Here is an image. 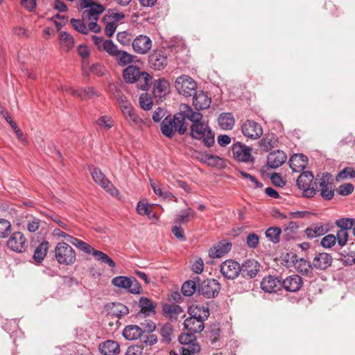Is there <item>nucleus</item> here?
I'll use <instances>...</instances> for the list:
<instances>
[{
    "label": "nucleus",
    "instance_id": "49530a36",
    "mask_svg": "<svg viewBox=\"0 0 355 355\" xmlns=\"http://www.w3.org/2000/svg\"><path fill=\"white\" fill-rule=\"evenodd\" d=\"M129 313L128 308L121 303H113L111 313L120 318Z\"/></svg>",
    "mask_w": 355,
    "mask_h": 355
},
{
    "label": "nucleus",
    "instance_id": "0eeeda50",
    "mask_svg": "<svg viewBox=\"0 0 355 355\" xmlns=\"http://www.w3.org/2000/svg\"><path fill=\"white\" fill-rule=\"evenodd\" d=\"M175 87L177 92L186 97L193 95L197 89L196 81L187 75L178 76L175 81Z\"/></svg>",
    "mask_w": 355,
    "mask_h": 355
},
{
    "label": "nucleus",
    "instance_id": "2f4dec72",
    "mask_svg": "<svg viewBox=\"0 0 355 355\" xmlns=\"http://www.w3.org/2000/svg\"><path fill=\"white\" fill-rule=\"evenodd\" d=\"M169 83L164 78L156 80L153 86V94L156 98H161L167 93Z\"/></svg>",
    "mask_w": 355,
    "mask_h": 355
},
{
    "label": "nucleus",
    "instance_id": "e433bc0d",
    "mask_svg": "<svg viewBox=\"0 0 355 355\" xmlns=\"http://www.w3.org/2000/svg\"><path fill=\"white\" fill-rule=\"evenodd\" d=\"M150 186L154 193L159 197L162 198L163 199L174 198L176 200V198L173 196L170 191L164 189L159 182L151 181Z\"/></svg>",
    "mask_w": 355,
    "mask_h": 355
},
{
    "label": "nucleus",
    "instance_id": "8fccbe9b",
    "mask_svg": "<svg viewBox=\"0 0 355 355\" xmlns=\"http://www.w3.org/2000/svg\"><path fill=\"white\" fill-rule=\"evenodd\" d=\"M130 279L125 276H118L112 279V284L118 288L127 289L130 287Z\"/></svg>",
    "mask_w": 355,
    "mask_h": 355
},
{
    "label": "nucleus",
    "instance_id": "58836bf2",
    "mask_svg": "<svg viewBox=\"0 0 355 355\" xmlns=\"http://www.w3.org/2000/svg\"><path fill=\"white\" fill-rule=\"evenodd\" d=\"M115 58L119 66L124 67L133 62L134 56L125 51L120 50Z\"/></svg>",
    "mask_w": 355,
    "mask_h": 355
},
{
    "label": "nucleus",
    "instance_id": "6e6d98bb",
    "mask_svg": "<svg viewBox=\"0 0 355 355\" xmlns=\"http://www.w3.org/2000/svg\"><path fill=\"white\" fill-rule=\"evenodd\" d=\"M201 161L209 166H214L220 164L221 159L217 155L205 154L202 155Z\"/></svg>",
    "mask_w": 355,
    "mask_h": 355
},
{
    "label": "nucleus",
    "instance_id": "c756f323",
    "mask_svg": "<svg viewBox=\"0 0 355 355\" xmlns=\"http://www.w3.org/2000/svg\"><path fill=\"white\" fill-rule=\"evenodd\" d=\"M144 331L137 325L127 326L123 331V337L128 340H137L141 337Z\"/></svg>",
    "mask_w": 355,
    "mask_h": 355
},
{
    "label": "nucleus",
    "instance_id": "5701e85b",
    "mask_svg": "<svg viewBox=\"0 0 355 355\" xmlns=\"http://www.w3.org/2000/svg\"><path fill=\"white\" fill-rule=\"evenodd\" d=\"M308 164V158L303 154H295L290 160L289 165L294 172H300L304 170Z\"/></svg>",
    "mask_w": 355,
    "mask_h": 355
},
{
    "label": "nucleus",
    "instance_id": "4be33fe9",
    "mask_svg": "<svg viewBox=\"0 0 355 355\" xmlns=\"http://www.w3.org/2000/svg\"><path fill=\"white\" fill-rule=\"evenodd\" d=\"M281 282L273 276H268L264 277L261 282V288L267 293H275L281 287Z\"/></svg>",
    "mask_w": 355,
    "mask_h": 355
},
{
    "label": "nucleus",
    "instance_id": "20e7f679",
    "mask_svg": "<svg viewBox=\"0 0 355 355\" xmlns=\"http://www.w3.org/2000/svg\"><path fill=\"white\" fill-rule=\"evenodd\" d=\"M314 185L316 193L320 192V195L323 199L330 200L334 198V179L330 173H323L321 177L318 175L315 178Z\"/></svg>",
    "mask_w": 355,
    "mask_h": 355
},
{
    "label": "nucleus",
    "instance_id": "c03bdc74",
    "mask_svg": "<svg viewBox=\"0 0 355 355\" xmlns=\"http://www.w3.org/2000/svg\"><path fill=\"white\" fill-rule=\"evenodd\" d=\"M159 333L165 343H170L173 337V329L172 325L170 323L165 324L161 327Z\"/></svg>",
    "mask_w": 355,
    "mask_h": 355
},
{
    "label": "nucleus",
    "instance_id": "ddd939ff",
    "mask_svg": "<svg viewBox=\"0 0 355 355\" xmlns=\"http://www.w3.org/2000/svg\"><path fill=\"white\" fill-rule=\"evenodd\" d=\"M220 272L228 279H234L241 272V266L232 259L226 260L220 265Z\"/></svg>",
    "mask_w": 355,
    "mask_h": 355
},
{
    "label": "nucleus",
    "instance_id": "c9c22d12",
    "mask_svg": "<svg viewBox=\"0 0 355 355\" xmlns=\"http://www.w3.org/2000/svg\"><path fill=\"white\" fill-rule=\"evenodd\" d=\"M195 216V211L191 208L186 209L177 214L175 221L178 224H186L191 220Z\"/></svg>",
    "mask_w": 355,
    "mask_h": 355
},
{
    "label": "nucleus",
    "instance_id": "a878e982",
    "mask_svg": "<svg viewBox=\"0 0 355 355\" xmlns=\"http://www.w3.org/2000/svg\"><path fill=\"white\" fill-rule=\"evenodd\" d=\"M99 350L103 355H117L120 353V346L116 341L107 340L100 345Z\"/></svg>",
    "mask_w": 355,
    "mask_h": 355
},
{
    "label": "nucleus",
    "instance_id": "f704fd0d",
    "mask_svg": "<svg viewBox=\"0 0 355 355\" xmlns=\"http://www.w3.org/2000/svg\"><path fill=\"white\" fill-rule=\"evenodd\" d=\"M49 243L48 241L42 242L35 250L33 254V259L37 262L40 263L46 255V252L49 248Z\"/></svg>",
    "mask_w": 355,
    "mask_h": 355
},
{
    "label": "nucleus",
    "instance_id": "72a5a7b5",
    "mask_svg": "<svg viewBox=\"0 0 355 355\" xmlns=\"http://www.w3.org/2000/svg\"><path fill=\"white\" fill-rule=\"evenodd\" d=\"M164 315L171 320L178 319V316L183 313V309L177 304H166L163 307Z\"/></svg>",
    "mask_w": 355,
    "mask_h": 355
},
{
    "label": "nucleus",
    "instance_id": "774afa93",
    "mask_svg": "<svg viewBox=\"0 0 355 355\" xmlns=\"http://www.w3.org/2000/svg\"><path fill=\"white\" fill-rule=\"evenodd\" d=\"M354 191V186L350 183H345L339 186L337 193L340 196H348Z\"/></svg>",
    "mask_w": 355,
    "mask_h": 355
},
{
    "label": "nucleus",
    "instance_id": "f257e3e1",
    "mask_svg": "<svg viewBox=\"0 0 355 355\" xmlns=\"http://www.w3.org/2000/svg\"><path fill=\"white\" fill-rule=\"evenodd\" d=\"M182 112L186 119L192 122L190 127V135L194 139L202 140L205 146L209 148L214 144V133L208 123L202 120V114L195 112L187 104H183Z\"/></svg>",
    "mask_w": 355,
    "mask_h": 355
},
{
    "label": "nucleus",
    "instance_id": "7ed1b4c3",
    "mask_svg": "<svg viewBox=\"0 0 355 355\" xmlns=\"http://www.w3.org/2000/svg\"><path fill=\"white\" fill-rule=\"evenodd\" d=\"M123 77L125 83H137V87L143 91H147L150 85V76L135 65H129L124 69Z\"/></svg>",
    "mask_w": 355,
    "mask_h": 355
},
{
    "label": "nucleus",
    "instance_id": "6ab92c4d",
    "mask_svg": "<svg viewBox=\"0 0 355 355\" xmlns=\"http://www.w3.org/2000/svg\"><path fill=\"white\" fill-rule=\"evenodd\" d=\"M211 102V97L203 91L196 92L193 98V105L198 110L208 108L210 106Z\"/></svg>",
    "mask_w": 355,
    "mask_h": 355
},
{
    "label": "nucleus",
    "instance_id": "412c9836",
    "mask_svg": "<svg viewBox=\"0 0 355 355\" xmlns=\"http://www.w3.org/2000/svg\"><path fill=\"white\" fill-rule=\"evenodd\" d=\"M287 157L282 150H276L268 154L267 164L270 168H276L281 166L286 161Z\"/></svg>",
    "mask_w": 355,
    "mask_h": 355
},
{
    "label": "nucleus",
    "instance_id": "de8ad7c7",
    "mask_svg": "<svg viewBox=\"0 0 355 355\" xmlns=\"http://www.w3.org/2000/svg\"><path fill=\"white\" fill-rule=\"evenodd\" d=\"M196 336L191 333H182L178 337V340L180 343L184 346L191 345V344H198L196 341Z\"/></svg>",
    "mask_w": 355,
    "mask_h": 355
},
{
    "label": "nucleus",
    "instance_id": "2eb2a0df",
    "mask_svg": "<svg viewBox=\"0 0 355 355\" xmlns=\"http://www.w3.org/2000/svg\"><path fill=\"white\" fill-rule=\"evenodd\" d=\"M133 50L138 54L144 55L147 53L152 47V41L146 35H140L132 42Z\"/></svg>",
    "mask_w": 355,
    "mask_h": 355
},
{
    "label": "nucleus",
    "instance_id": "bb28decb",
    "mask_svg": "<svg viewBox=\"0 0 355 355\" xmlns=\"http://www.w3.org/2000/svg\"><path fill=\"white\" fill-rule=\"evenodd\" d=\"M184 328L193 334L200 333L205 328L204 322L200 319L188 318L184 322Z\"/></svg>",
    "mask_w": 355,
    "mask_h": 355
},
{
    "label": "nucleus",
    "instance_id": "69168bd1",
    "mask_svg": "<svg viewBox=\"0 0 355 355\" xmlns=\"http://www.w3.org/2000/svg\"><path fill=\"white\" fill-rule=\"evenodd\" d=\"M336 242V237L334 234H327L324 236L320 242V244L322 247L326 248H329L334 246Z\"/></svg>",
    "mask_w": 355,
    "mask_h": 355
},
{
    "label": "nucleus",
    "instance_id": "ea45409f",
    "mask_svg": "<svg viewBox=\"0 0 355 355\" xmlns=\"http://www.w3.org/2000/svg\"><path fill=\"white\" fill-rule=\"evenodd\" d=\"M198 291V282L195 279L194 281H187L184 282L181 288V291L184 296L190 297L195 291Z\"/></svg>",
    "mask_w": 355,
    "mask_h": 355
},
{
    "label": "nucleus",
    "instance_id": "f3484780",
    "mask_svg": "<svg viewBox=\"0 0 355 355\" xmlns=\"http://www.w3.org/2000/svg\"><path fill=\"white\" fill-rule=\"evenodd\" d=\"M259 270V263L254 260L249 259L241 266V273L245 278H254Z\"/></svg>",
    "mask_w": 355,
    "mask_h": 355
},
{
    "label": "nucleus",
    "instance_id": "4d7b16f0",
    "mask_svg": "<svg viewBox=\"0 0 355 355\" xmlns=\"http://www.w3.org/2000/svg\"><path fill=\"white\" fill-rule=\"evenodd\" d=\"M139 105L144 110H149L152 108L153 101L148 94L144 93L139 96Z\"/></svg>",
    "mask_w": 355,
    "mask_h": 355
},
{
    "label": "nucleus",
    "instance_id": "dca6fc26",
    "mask_svg": "<svg viewBox=\"0 0 355 355\" xmlns=\"http://www.w3.org/2000/svg\"><path fill=\"white\" fill-rule=\"evenodd\" d=\"M149 64L155 70L164 69L168 63L167 56L162 51H153L149 56Z\"/></svg>",
    "mask_w": 355,
    "mask_h": 355
},
{
    "label": "nucleus",
    "instance_id": "79ce46f5",
    "mask_svg": "<svg viewBox=\"0 0 355 355\" xmlns=\"http://www.w3.org/2000/svg\"><path fill=\"white\" fill-rule=\"evenodd\" d=\"M281 233V228L277 227H270L266 230L265 235L270 241L273 243H277L279 242Z\"/></svg>",
    "mask_w": 355,
    "mask_h": 355
},
{
    "label": "nucleus",
    "instance_id": "1a4fd4ad",
    "mask_svg": "<svg viewBox=\"0 0 355 355\" xmlns=\"http://www.w3.org/2000/svg\"><path fill=\"white\" fill-rule=\"evenodd\" d=\"M198 293L207 298H211L216 296L220 290V285L216 279H206L200 282V278L197 277Z\"/></svg>",
    "mask_w": 355,
    "mask_h": 355
},
{
    "label": "nucleus",
    "instance_id": "4c0bfd02",
    "mask_svg": "<svg viewBox=\"0 0 355 355\" xmlns=\"http://www.w3.org/2000/svg\"><path fill=\"white\" fill-rule=\"evenodd\" d=\"M60 45L65 51H69L73 46V37L68 33L63 31L60 34Z\"/></svg>",
    "mask_w": 355,
    "mask_h": 355
},
{
    "label": "nucleus",
    "instance_id": "09e8293b",
    "mask_svg": "<svg viewBox=\"0 0 355 355\" xmlns=\"http://www.w3.org/2000/svg\"><path fill=\"white\" fill-rule=\"evenodd\" d=\"M277 139L275 136L269 135L263 138L260 141V146L265 150L268 151L269 150L276 146Z\"/></svg>",
    "mask_w": 355,
    "mask_h": 355
},
{
    "label": "nucleus",
    "instance_id": "473e14b6",
    "mask_svg": "<svg viewBox=\"0 0 355 355\" xmlns=\"http://www.w3.org/2000/svg\"><path fill=\"white\" fill-rule=\"evenodd\" d=\"M219 126L223 130H232L234 125V118L231 113H223L218 118Z\"/></svg>",
    "mask_w": 355,
    "mask_h": 355
},
{
    "label": "nucleus",
    "instance_id": "e2e57ef3",
    "mask_svg": "<svg viewBox=\"0 0 355 355\" xmlns=\"http://www.w3.org/2000/svg\"><path fill=\"white\" fill-rule=\"evenodd\" d=\"M336 241L340 247H343L346 245L348 238V231L344 230H338L336 233Z\"/></svg>",
    "mask_w": 355,
    "mask_h": 355
},
{
    "label": "nucleus",
    "instance_id": "603ef678",
    "mask_svg": "<svg viewBox=\"0 0 355 355\" xmlns=\"http://www.w3.org/2000/svg\"><path fill=\"white\" fill-rule=\"evenodd\" d=\"M340 261L345 265L352 266L355 263V251L344 250L340 254Z\"/></svg>",
    "mask_w": 355,
    "mask_h": 355
},
{
    "label": "nucleus",
    "instance_id": "9d476101",
    "mask_svg": "<svg viewBox=\"0 0 355 355\" xmlns=\"http://www.w3.org/2000/svg\"><path fill=\"white\" fill-rule=\"evenodd\" d=\"M89 172L94 181L99 184L103 189L109 192L112 196H116L118 194V190L114 187L112 183L105 178L100 168L92 166L89 168Z\"/></svg>",
    "mask_w": 355,
    "mask_h": 355
},
{
    "label": "nucleus",
    "instance_id": "a211bd4d",
    "mask_svg": "<svg viewBox=\"0 0 355 355\" xmlns=\"http://www.w3.org/2000/svg\"><path fill=\"white\" fill-rule=\"evenodd\" d=\"M303 281L300 276L293 275L287 277L282 282L284 288L289 292H296L302 286Z\"/></svg>",
    "mask_w": 355,
    "mask_h": 355
},
{
    "label": "nucleus",
    "instance_id": "39448f33",
    "mask_svg": "<svg viewBox=\"0 0 355 355\" xmlns=\"http://www.w3.org/2000/svg\"><path fill=\"white\" fill-rule=\"evenodd\" d=\"M55 257L60 264L71 265L76 261L74 250L67 243H58L54 249Z\"/></svg>",
    "mask_w": 355,
    "mask_h": 355
},
{
    "label": "nucleus",
    "instance_id": "6e6552de",
    "mask_svg": "<svg viewBox=\"0 0 355 355\" xmlns=\"http://www.w3.org/2000/svg\"><path fill=\"white\" fill-rule=\"evenodd\" d=\"M80 6L83 9H86L83 12V17L88 20L97 21L99 15L105 10L102 4L95 2L94 0H80Z\"/></svg>",
    "mask_w": 355,
    "mask_h": 355
},
{
    "label": "nucleus",
    "instance_id": "f8f14e48",
    "mask_svg": "<svg viewBox=\"0 0 355 355\" xmlns=\"http://www.w3.org/2000/svg\"><path fill=\"white\" fill-rule=\"evenodd\" d=\"M8 248L16 252H23L27 247L26 239L20 232H14L7 241Z\"/></svg>",
    "mask_w": 355,
    "mask_h": 355
},
{
    "label": "nucleus",
    "instance_id": "cd10ccee",
    "mask_svg": "<svg viewBox=\"0 0 355 355\" xmlns=\"http://www.w3.org/2000/svg\"><path fill=\"white\" fill-rule=\"evenodd\" d=\"M188 311L189 313L190 314L189 318L200 319L202 320V322H204L205 320H207L209 315L208 307L204 306H191L189 308Z\"/></svg>",
    "mask_w": 355,
    "mask_h": 355
},
{
    "label": "nucleus",
    "instance_id": "bf43d9fd",
    "mask_svg": "<svg viewBox=\"0 0 355 355\" xmlns=\"http://www.w3.org/2000/svg\"><path fill=\"white\" fill-rule=\"evenodd\" d=\"M114 95L121 110H123L124 107H126L131 105V103L128 100L127 97L122 94L121 91H116Z\"/></svg>",
    "mask_w": 355,
    "mask_h": 355
},
{
    "label": "nucleus",
    "instance_id": "7c9ffc66",
    "mask_svg": "<svg viewBox=\"0 0 355 355\" xmlns=\"http://www.w3.org/2000/svg\"><path fill=\"white\" fill-rule=\"evenodd\" d=\"M139 305L141 309V313L144 314L145 317L155 314V305L148 298L141 297L139 300Z\"/></svg>",
    "mask_w": 355,
    "mask_h": 355
},
{
    "label": "nucleus",
    "instance_id": "37998d69",
    "mask_svg": "<svg viewBox=\"0 0 355 355\" xmlns=\"http://www.w3.org/2000/svg\"><path fill=\"white\" fill-rule=\"evenodd\" d=\"M294 266L295 269L302 275H308L311 270L310 263L302 258L297 259Z\"/></svg>",
    "mask_w": 355,
    "mask_h": 355
},
{
    "label": "nucleus",
    "instance_id": "b1692460",
    "mask_svg": "<svg viewBox=\"0 0 355 355\" xmlns=\"http://www.w3.org/2000/svg\"><path fill=\"white\" fill-rule=\"evenodd\" d=\"M332 257L328 253H319L313 259V266L318 270H325L331 265Z\"/></svg>",
    "mask_w": 355,
    "mask_h": 355
},
{
    "label": "nucleus",
    "instance_id": "13d9d810",
    "mask_svg": "<svg viewBox=\"0 0 355 355\" xmlns=\"http://www.w3.org/2000/svg\"><path fill=\"white\" fill-rule=\"evenodd\" d=\"M70 23L73 28L83 34H87L88 28L85 24L80 19H71Z\"/></svg>",
    "mask_w": 355,
    "mask_h": 355
},
{
    "label": "nucleus",
    "instance_id": "f03ea898",
    "mask_svg": "<svg viewBox=\"0 0 355 355\" xmlns=\"http://www.w3.org/2000/svg\"><path fill=\"white\" fill-rule=\"evenodd\" d=\"M183 104L180 106V112L173 118L166 116L161 123V132L166 137L171 138L175 132L184 135L187 130L185 114L182 112Z\"/></svg>",
    "mask_w": 355,
    "mask_h": 355
},
{
    "label": "nucleus",
    "instance_id": "a19ab883",
    "mask_svg": "<svg viewBox=\"0 0 355 355\" xmlns=\"http://www.w3.org/2000/svg\"><path fill=\"white\" fill-rule=\"evenodd\" d=\"M92 254L97 261L107 264L110 267L114 268L116 266L115 262L107 254L101 251L94 249Z\"/></svg>",
    "mask_w": 355,
    "mask_h": 355
},
{
    "label": "nucleus",
    "instance_id": "052dcab7",
    "mask_svg": "<svg viewBox=\"0 0 355 355\" xmlns=\"http://www.w3.org/2000/svg\"><path fill=\"white\" fill-rule=\"evenodd\" d=\"M96 123L99 127L104 130H108L114 125V121L109 116H101Z\"/></svg>",
    "mask_w": 355,
    "mask_h": 355
},
{
    "label": "nucleus",
    "instance_id": "aec40b11",
    "mask_svg": "<svg viewBox=\"0 0 355 355\" xmlns=\"http://www.w3.org/2000/svg\"><path fill=\"white\" fill-rule=\"evenodd\" d=\"M232 248V243L228 240H223L209 250V256L212 258H220L228 253Z\"/></svg>",
    "mask_w": 355,
    "mask_h": 355
},
{
    "label": "nucleus",
    "instance_id": "423d86ee",
    "mask_svg": "<svg viewBox=\"0 0 355 355\" xmlns=\"http://www.w3.org/2000/svg\"><path fill=\"white\" fill-rule=\"evenodd\" d=\"M313 180V175L309 171L302 172L297 179V185L302 191L304 197L311 198L316 194Z\"/></svg>",
    "mask_w": 355,
    "mask_h": 355
},
{
    "label": "nucleus",
    "instance_id": "5fc2aeb1",
    "mask_svg": "<svg viewBox=\"0 0 355 355\" xmlns=\"http://www.w3.org/2000/svg\"><path fill=\"white\" fill-rule=\"evenodd\" d=\"M11 232V224L10 221L4 218H0V237L6 238Z\"/></svg>",
    "mask_w": 355,
    "mask_h": 355
},
{
    "label": "nucleus",
    "instance_id": "0e129e2a",
    "mask_svg": "<svg viewBox=\"0 0 355 355\" xmlns=\"http://www.w3.org/2000/svg\"><path fill=\"white\" fill-rule=\"evenodd\" d=\"M103 51L107 52L110 55L115 58L120 50L112 40H107Z\"/></svg>",
    "mask_w": 355,
    "mask_h": 355
},
{
    "label": "nucleus",
    "instance_id": "a18cd8bd",
    "mask_svg": "<svg viewBox=\"0 0 355 355\" xmlns=\"http://www.w3.org/2000/svg\"><path fill=\"white\" fill-rule=\"evenodd\" d=\"M152 206L148 204H145L141 202H138L137 206V211L140 215H146L149 218H157L155 214H152Z\"/></svg>",
    "mask_w": 355,
    "mask_h": 355
},
{
    "label": "nucleus",
    "instance_id": "680f3d73",
    "mask_svg": "<svg viewBox=\"0 0 355 355\" xmlns=\"http://www.w3.org/2000/svg\"><path fill=\"white\" fill-rule=\"evenodd\" d=\"M200 351V347L198 344H191V345L183 346L180 349L182 355H195Z\"/></svg>",
    "mask_w": 355,
    "mask_h": 355
},
{
    "label": "nucleus",
    "instance_id": "4468645a",
    "mask_svg": "<svg viewBox=\"0 0 355 355\" xmlns=\"http://www.w3.org/2000/svg\"><path fill=\"white\" fill-rule=\"evenodd\" d=\"M232 153L234 157L240 162L248 163L253 161L252 148L240 142L233 145Z\"/></svg>",
    "mask_w": 355,
    "mask_h": 355
},
{
    "label": "nucleus",
    "instance_id": "338daca9",
    "mask_svg": "<svg viewBox=\"0 0 355 355\" xmlns=\"http://www.w3.org/2000/svg\"><path fill=\"white\" fill-rule=\"evenodd\" d=\"M355 177V171L352 168H345L336 175V180L346 179L347 178H353Z\"/></svg>",
    "mask_w": 355,
    "mask_h": 355
},
{
    "label": "nucleus",
    "instance_id": "864d4df0",
    "mask_svg": "<svg viewBox=\"0 0 355 355\" xmlns=\"http://www.w3.org/2000/svg\"><path fill=\"white\" fill-rule=\"evenodd\" d=\"M125 119L128 123L135 128H141L144 124V121L135 112L126 117Z\"/></svg>",
    "mask_w": 355,
    "mask_h": 355
},
{
    "label": "nucleus",
    "instance_id": "c85d7f7f",
    "mask_svg": "<svg viewBox=\"0 0 355 355\" xmlns=\"http://www.w3.org/2000/svg\"><path fill=\"white\" fill-rule=\"evenodd\" d=\"M67 92L73 96H77L81 100H85L88 98H92V97L97 96L98 94L94 91L93 87H87L85 89H73L69 88Z\"/></svg>",
    "mask_w": 355,
    "mask_h": 355
},
{
    "label": "nucleus",
    "instance_id": "3c124183",
    "mask_svg": "<svg viewBox=\"0 0 355 355\" xmlns=\"http://www.w3.org/2000/svg\"><path fill=\"white\" fill-rule=\"evenodd\" d=\"M355 223V220L352 218H343L336 221V225L340 228L339 230H349L352 229Z\"/></svg>",
    "mask_w": 355,
    "mask_h": 355
},
{
    "label": "nucleus",
    "instance_id": "9b49d317",
    "mask_svg": "<svg viewBox=\"0 0 355 355\" xmlns=\"http://www.w3.org/2000/svg\"><path fill=\"white\" fill-rule=\"evenodd\" d=\"M241 132L245 137L255 140L263 135V128L257 122L247 120L241 125Z\"/></svg>",
    "mask_w": 355,
    "mask_h": 355
},
{
    "label": "nucleus",
    "instance_id": "393cba45",
    "mask_svg": "<svg viewBox=\"0 0 355 355\" xmlns=\"http://www.w3.org/2000/svg\"><path fill=\"white\" fill-rule=\"evenodd\" d=\"M329 231V225L324 223H315L305 230L308 238L313 239L325 234Z\"/></svg>",
    "mask_w": 355,
    "mask_h": 355
}]
</instances>
